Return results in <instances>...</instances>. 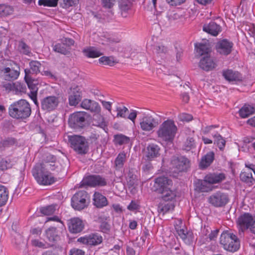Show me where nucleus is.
<instances>
[{
	"instance_id": "f257e3e1",
	"label": "nucleus",
	"mask_w": 255,
	"mask_h": 255,
	"mask_svg": "<svg viewBox=\"0 0 255 255\" xmlns=\"http://www.w3.org/2000/svg\"><path fill=\"white\" fill-rule=\"evenodd\" d=\"M172 181L165 176H160L155 179L152 190L161 194L162 199L166 201L172 200L176 196L172 189Z\"/></svg>"
},
{
	"instance_id": "f03ea898",
	"label": "nucleus",
	"mask_w": 255,
	"mask_h": 255,
	"mask_svg": "<svg viewBox=\"0 0 255 255\" xmlns=\"http://www.w3.org/2000/svg\"><path fill=\"white\" fill-rule=\"evenodd\" d=\"M177 131V128L174 121L167 120L159 126L156 133L160 140L167 142H172Z\"/></svg>"
},
{
	"instance_id": "7ed1b4c3",
	"label": "nucleus",
	"mask_w": 255,
	"mask_h": 255,
	"mask_svg": "<svg viewBox=\"0 0 255 255\" xmlns=\"http://www.w3.org/2000/svg\"><path fill=\"white\" fill-rule=\"evenodd\" d=\"M32 175L37 182L41 185H51L55 179L52 174L42 167L41 164H36L32 170Z\"/></svg>"
},
{
	"instance_id": "20e7f679",
	"label": "nucleus",
	"mask_w": 255,
	"mask_h": 255,
	"mask_svg": "<svg viewBox=\"0 0 255 255\" xmlns=\"http://www.w3.org/2000/svg\"><path fill=\"white\" fill-rule=\"evenodd\" d=\"M220 243L223 248L229 252H235L240 247V241L234 234L227 231L224 232L221 235Z\"/></svg>"
},
{
	"instance_id": "39448f33",
	"label": "nucleus",
	"mask_w": 255,
	"mask_h": 255,
	"mask_svg": "<svg viewBox=\"0 0 255 255\" xmlns=\"http://www.w3.org/2000/svg\"><path fill=\"white\" fill-rule=\"evenodd\" d=\"M68 137L71 147L78 154L83 155L88 152V142L84 136L73 135L69 136Z\"/></svg>"
},
{
	"instance_id": "423d86ee",
	"label": "nucleus",
	"mask_w": 255,
	"mask_h": 255,
	"mask_svg": "<svg viewBox=\"0 0 255 255\" xmlns=\"http://www.w3.org/2000/svg\"><path fill=\"white\" fill-rule=\"evenodd\" d=\"M90 202V197L87 192L79 191L71 198V206L76 210L80 211L86 208Z\"/></svg>"
},
{
	"instance_id": "0eeeda50",
	"label": "nucleus",
	"mask_w": 255,
	"mask_h": 255,
	"mask_svg": "<svg viewBox=\"0 0 255 255\" xmlns=\"http://www.w3.org/2000/svg\"><path fill=\"white\" fill-rule=\"evenodd\" d=\"M25 72V81L28 86V87L30 90V93L28 94L29 97L33 101L34 104L38 107L39 103L37 99V91L38 90V86L40 85L39 81L37 79H32L29 76L30 70L28 69L24 70Z\"/></svg>"
},
{
	"instance_id": "6e6552de",
	"label": "nucleus",
	"mask_w": 255,
	"mask_h": 255,
	"mask_svg": "<svg viewBox=\"0 0 255 255\" xmlns=\"http://www.w3.org/2000/svg\"><path fill=\"white\" fill-rule=\"evenodd\" d=\"M107 184V179L100 175H91L85 177L80 182V187L86 186L90 187H103Z\"/></svg>"
},
{
	"instance_id": "1a4fd4ad",
	"label": "nucleus",
	"mask_w": 255,
	"mask_h": 255,
	"mask_svg": "<svg viewBox=\"0 0 255 255\" xmlns=\"http://www.w3.org/2000/svg\"><path fill=\"white\" fill-rule=\"evenodd\" d=\"M87 113L84 112H77L71 114L69 118V126L73 128H83L86 124Z\"/></svg>"
},
{
	"instance_id": "9d476101",
	"label": "nucleus",
	"mask_w": 255,
	"mask_h": 255,
	"mask_svg": "<svg viewBox=\"0 0 255 255\" xmlns=\"http://www.w3.org/2000/svg\"><path fill=\"white\" fill-rule=\"evenodd\" d=\"M172 169L178 173L186 171L190 166L189 160L184 156H174L171 160Z\"/></svg>"
},
{
	"instance_id": "9b49d317",
	"label": "nucleus",
	"mask_w": 255,
	"mask_h": 255,
	"mask_svg": "<svg viewBox=\"0 0 255 255\" xmlns=\"http://www.w3.org/2000/svg\"><path fill=\"white\" fill-rule=\"evenodd\" d=\"M60 103L59 97L56 96H49L43 98L41 101V108L46 112L55 110Z\"/></svg>"
},
{
	"instance_id": "f8f14e48",
	"label": "nucleus",
	"mask_w": 255,
	"mask_h": 255,
	"mask_svg": "<svg viewBox=\"0 0 255 255\" xmlns=\"http://www.w3.org/2000/svg\"><path fill=\"white\" fill-rule=\"evenodd\" d=\"M233 43L227 39H220L216 44L217 51L221 55L230 54L233 49Z\"/></svg>"
},
{
	"instance_id": "ddd939ff",
	"label": "nucleus",
	"mask_w": 255,
	"mask_h": 255,
	"mask_svg": "<svg viewBox=\"0 0 255 255\" xmlns=\"http://www.w3.org/2000/svg\"><path fill=\"white\" fill-rule=\"evenodd\" d=\"M229 201L228 195L221 192H217L211 195L209 198V203L215 207L225 206Z\"/></svg>"
},
{
	"instance_id": "4468645a",
	"label": "nucleus",
	"mask_w": 255,
	"mask_h": 255,
	"mask_svg": "<svg viewBox=\"0 0 255 255\" xmlns=\"http://www.w3.org/2000/svg\"><path fill=\"white\" fill-rule=\"evenodd\" d=\"M29 103L25 100L17 102V119H26L31 114Z\"/></svg>"
},
{
	"instance_id": "2eb2a0df",
	"label": "nucleus",
	"mask_w": 255,
	"mask_h": 255,
	"mask_svg": "<svg viewBox=\"0 0 255 255\" xmlns=\"http://www.w3.org/2000/svg\"><path fill=\"white\" fill-rule=\"evenodd\" d=\"M139 125L142 130L150 131L158 126V122L152 116L146 115L140 120Z\"/></svg>"
},
{
	"instance_id": "dca6fc26",
	"label": "nucleus",
	"mask_w": 255,
	"mask_h": 255,
	"mask_svg": "<svg viewBox=\"0 0 255 255\" xmlns=\"http://www.w3.org/2000/svg\"><path fill=\"white\" fill-rule=\"evenodd\" d=\"M77 241L85 245L96 246L102 243L103 238L98 234L95 233L80 237L78 239Z\"/></svg>"
},
{
	"instance_id": "f3484780",
	"label": "nucleus",
	"mask_w": 255,
	"mask_h": 255,
	"mask_svg": "<svg viewBox=\"0 0 255 255\" xmlns=\"http://www.w3.org/2000/svg\"><path fill=\"white\" fill-rule=\"evenodd\" d=\"M82 92L78 86L71 87L68 91L69 104L71 106H76L81 101Z\"/></svg>"
},
{
	"instance_id": "a211bd4d",
	"label": "nucleus",
	"mask_w": 255,
	"mask_h": 255,
	"mask_svg": "<svg viewBox=\"0 0 255 255\" xmlns=\"http://www.w3.org/2000/svg\"><path fill=\"white\" fill-rule=\"evenodd\" d=\"M74 41L71 38H65L61 43H57L53 46L55 52L66 55L69 52V47L74 44Z\"/></svg>"
},
{
	"instance_id": "6ab92c4d",
	"label": "nucleus",
	"mask_w": 255,
	"mask_h": 255,
	"mask_svg": "<svg viewBox=\"0 0 255 255\" xmlns=\"http://www.w3.org/2000/svg\"><path fill=\"white\" fill-rule=\"evenodd\" d=\"M68 226L70 233L77 234L83 231L84 228V224L79 218L75 217L71 218L68 221Z\"/></svg>"
},
{
	"instance_id": "aec40b11",
	"label": "nucleus",
	"mask_w": 255,
	"mask_h": 255,
	"mask_svg": "<svg viewBox=\"0 0 255 255\" xmlns=\"http://www.w3.org/2000/svg\"><path fill=\"white\" fill-rule=\"evenodd\" d=\"M81 107L83 109L89 110L92 113H100L101 107L99 104L91 100L85 99L81 103Z\"/></svg>"
},
{
	"instance_id": "412c9836",
	"label": "nucleus",
	"mask_w": 255,
	"mask_h": 255,
	"mask_svg": "<svg viewBox=\"0 0 255 255\" xmlns=\"http://www.w3.org/2000/svg\"><path fill=\"white\" fill-rule=\"evenodd\" d=\"M199 66L203 70L209 71L214 69L216 64L210 55H206L200 60Z\"/></svg>"
},
{
	"instance_id": "4be33fe9",
	"label": "nucleus",
	"mask_w": 255,
	"mask_h": 255,
	"mask_svg": "<svg viewBox=\"0 0 255 255\" xmlns=\"http://www.w3.org/2000/svg\"><path fill=\"white\" fill-rule=\"evenodd\" d=\"M41 164L42 167L47 171L53 172V174L56 175L60 172L63 169L62 166L60 165L59 162L54 160L51 162H45L43 163H39Z\"/></svg>"
},
{
	"instance_id": "5701e85b",
	"label": "nucleus",
	"mask_w": 255,
	"mask_h": 255,
	"mask_svg": "<svg viewBox=\"0 0 255 255\" xmlns=\"http://www.w3.org/2000/svg\"><path fill=\"white\" fill-rule=\"evenodd\" d=\"M203 30L211 35L216 36L222 31L221 27L214 21H211L203 26Z\"/></svg>"
},
{
	"instance_id": "b1692460",
	"label": "nucleus",
	"mask_w": 255,
	"mask_h": 255,
	"mask_svg": "<svg viewBox=\"0 0 255 255\" xmlns=\"http://www.w3.org/2000/svg\"><path fill=\"white\" fill-rule=\"evenodd\" d=\"M253 170L250 168H247L242 171L240 175L241 180L249 186H252L255 183V180L253 177Z\"/></svg>"
},
{
	"instance_id": "393cba45",
	"label": "nucleus",
	"mask_w": 255,
	"mask_h": 255,
	"mask_svg": "<svg viewBox=\"0 0 255 255\" xmlns=\"http://www.w3.org/2000/svg\"><path fill=\"white\" fill-rule=\"evenodd\" d=\"M195 46L199 55L201 56L209 55V53L211 52V47L208 41L195 44Z\"/></svg>"
},
{
	"instance_id": "a878e982",
	"label": "nucleus",
	"mask_w": 255,
	"mask_h": 255,
	"mask_svg": "<svg viewBox=\"0 0 255 255\" xmlns=\"http://www.w3.org/2000/svg\"><path fill=\"white\" fill-rule=\"evenodd\" d=\"M160 148L155 144L152 143L148 145L146 148V156L148 159L151 160L159 155Z\"/></svg>"
},
{
	"instance_id": "bb28decb",
	"label": "nucleus",
	"mask_w": 255,
	"mask_h": 255,
	"mask_svg": "<svg viewBox=\"0 0 255 255\" xmlns=\"http://www.w3.org/2000/svg\"><path fill=\"white\" fill-rule=\"evenodd\" d=\"M223 75L228 81H240L242 80L241 74L237 71H233L232 70H227L223 72Z\"/></svg>"
},
{
	"instance_id": "cd10ccee",
	"label": "nucleus",
	"mask_w": 255,
	"mask_h": 255,
	"mask_svg": "<svg viewBox=\"0 0 255 255\" xmlns=\"http://www.w3.org/2000/svg\"><path fill=\"white\" fill-rule=\"evenodd\" d=\"M225 178V175L223 173H214L208 174L205 177V180L208 183L214 184L221 182Z\"/></svg>"
},
{
	"instance_id": "c85d7f7f",
	"label": "nucleus",
	"mask_w": 255,
	"mask_h": 255,
	"mask_svg": "<svg viewBox=\"0 0 255 255\" xmlns=\"http://www.w3.org/2000/svg\"><path fill=\"white\" fill-rule=\"evenodd\" d=\"M94 204L98 208H102L108 204L107 198L99 193L96 192L94 195Z\"/></svg>"
},
{
	"instance_id": "c756f323",
	"label": "nucleus",
	"mask_w": 255,
	"mask_h": 255,
	"mask_svg": "<svg viewBox=\"0 0 255 255\" xmlns=\"http://www.w3.org/2000/svg\"><path fill=\"white\" fill-rule=\"evenodd\" d=\"M214 159V153L213 152H209L205 156L202 157L200 163V166L202 169H204L209 166Z\"/></svg>"
},
{
	"instance_id": "7c9ffc66",
	"label": "nucleus",
	"mask_w": 255,
	"mask_h": 255,
	"mask_svg": "<svg viewBox=\"0 0 255 255\" xmlns=\"http://www.w3.org/2000/svg\"><path fill=\"white\" fill-rule=\"evenodd\" d=\"M47 239L50 242H54L59 239L58 232L56 228L50 227L45 231Z\"/></svg>"
},
{
	"instance_id": "2f4dec72",
	"label": "nucleus",
	"mask_w": 255,
	"mask_h": 255,
	"mask_svg": "<svg viewBox=\"0 0 255 255\" xmlns=\"http://www.w3.org/2000/svg\"><path fill=\"white\" fill-rule=\"evenodd\" d=\"M239 113L242 118H246L255 113V108L245 105L239 110Z\"/></svg>"
},
{
	"instance_id": "473e14b6",
	"label": "nucleus",
	"mask_w": 255,
	"mask_h": 255,
	"mask_svg": "<svg viewBox=\"0 0 255 255\" xmlns=\"http://www.w3.org/2000/svg\"><path fill=\"white\" fill-rule=\"evenodd\" d=\"M83 52L86 56L93 58L100 57L103 54L102 52L94 47L84 49Z\"/></svg>"
},
{
	"instance_id": "72a5a7b5",
	"label": "nucleus",
	"mask_w": 255,
	"mask_h": 255,
	"mask_svg": "<svg viewBox=\"0 0 255 255\" xmlns=\"http://www.w3.org/2000/svg\"><path fill=\"white\" fill-rule=\"evenodd\" d=\"M3 77L6 81H14L16 79V71L7 67L1 70Z\"/></svg>"
},
{
	"instance_id": "f704fd0d",
	"label": "nucleus",
	"mask_w": 255,
	"mask_h": 255,
	"mask_svg": "<svg viewBox=\"0 0 255 255\" xmlns=\"http://www.w3.org/2000/svg\"><path fill=\"white\" fill-rule=\"evenodd\" d=\"M95 113V114L93 116V125L104 128L106 126L104 117L99 114L100 113Z\"/></svg>"
},
{
	"instance_id": "c9c22d12",
	"label": "nucleus",
	"mask_w": 255,
	"mask_h": 255,
	"mask_svg": "<svg viewBox=\"0 0 255 255\" xmlns=\"http://www.w3.org/2000/svg\"><path fill=\"white\" fill-rule=\"evenodd\" d=\"M127 155L124 152H120L115 161V164L117 168L120 169L123 167L126 160Z\"/></svg>"
},
{
	"instance_id": "e433bc0d",
	"label": "nucleus",
	"mask_w": 255,
	"mask_h": 255,
	"mask_svg": "<svg viewBox=\"0 0 255 255\" xmlns=\"http://www.w3.org/2000/svg\"><path fill=\"white\" fill-rule=\"evenodd\" d=\"M8 199V192L6 188L3 185H0V206L4 205Z\"/></svg>"
},
{
	"instance_id": "4c0bfd02",
	"label": "nucleus",
	"mask_w": 255,
	"mask_h": 255,
	"mask_svg": "<svg viewBox=\"0 0 255 255\" xmlns=\"http://www.w3.org/2000/svg\"><path fill=\"white\" fill-rule=\"evenodd\" d=\"M107 219L105 217H99L98 222L101 223L100 229L101 232L108 233L110 231V225L106 222Z\"/></svg>"
},
{
	"instance_id": "58836bf2",
	"label": "nucleus",
	"mask_w": 255,
	"mask_h": 255,
	"mask_svg": "<svg viewBox=\"0 0 255 255\" xmlns=\"http://www.w3.org/2000/svg\"><path fill=\"white\" fill-rule=\"evenodd\" d=\"M99 63L105 65L112 66L117 63L114 58L112 56H103L99 58Z\"/></svg>"
},
{
	"instance_id": "ea45409f",
	"label": "nucleus",
	"mask_w": 255,
	"mask_h": 255,
	"mask_svg": "<svg viewBox=\"0 0 255 255\" xmlns=\"http://www.w3.org/2000/svg\"><path fill=\"white\" fill-rule=\"evenodd\" d=\"M57 205L56 204L50 205L40 209L41 213L46 216L50 215L54 213Z\"/></svg>"
},
{
	"instance_id": "a19ab883",
	"label": "nucleus",
	"mask_w": 255,
	"mask_h": 255,
	"mask_svg": "<svg viewBox=\"0 0 255 255\" xmlns=\"http://www.w3.org/2000/svg\"><path fill=\"white\" fill-rule=\"evenodd\" d=\"M13 8L5 4H0V17L7 16L13 12Z\"/></svg>"
},
{
	"instance_id": "79ce46f5",
	"label": "nucleus",
	"mask_w": 255,
	"mask_h": 255,
	"mask_svg": "<svg viewBox=\"0 0 255 255\" xmlns=\"http://www.w3.org/2000/svg\"><path fill=\"white\" fill-rule=\"evenodd\" d=\"M214 144H216L219 148L222 150L226 144V140L219 134H216L214 135Z\"/></svg>"
},
{
	"instance_id": "37998d69",
	"label": "nucleus",
	"mask_w": 255,
	"mask_h": 255,
	"mask_svg": "<svg viewBox=\"0 0 255 255\" xmlns=\"http://www.w3.org/2000/svg\"><path fill=\"white\" fill-rule=\"evenodd\" d=\"M114 140L116 144L123 145L128 143L129 141V138L123 134H117L115 135Z\"/></svg>"
},
{
	"instance_id": "c03bdc74",
	"label": "nucleus",
	"mask_w": 255,
	"mask_h": 255,
	"mask_svg": "<svg viewBox=\"0 0 255 255\" xmlns=\"http://www.w3.org/2000/svg\"><path fill=\"white\" fill-rule=\"evenodd\" d=\"M178 235L184 241H189L191 238L192 233L188 232L186 229L183 228L178 229L177 230Z\"/></svg>"
},
{
	"instance_id": "a18cd8bd",
	"label": "nucleus",
	"mask_w": 255,
	"mask_h": 255,
	"mask_svg": "<svg viewBox=\"0 0 255 255\" xmlns=\"http://www.w3.org/2000/svg\"><path fill=\"white\" fill-rule=\"evenodd\" d=\"M41 66V63L37 61H31L30 62V69H28L30 71V73L37 74L39 73Z\"/></svg>"
},
{
	"instance_id": "49530a36",
	"label": "nucleus",
	"mask_w": 255,
	"mask_h": 255,
	"mask_svg": "<svg viewBox=\"0 0 255 255\" xmlns=\"http://www.w3.org/2000/svg\"><path fill=\"white\" fill-rule=\"evenodd\" d=\"M174 207V205L171 203H167L164 205L160 204L158 206V210L160 213H162L164 215L170 210H173Z\"/></svg>"
},
{
	"instance_id": "de8ad7c7",
	"label": "nucleus",
	"mask_w": 255,
	"mask_h": 255,
	"mask_svg": "<svg viewBox=\"0 0 255 255\" xmlns=\"http://www.w3.org/2000/svg\"><path fill=\"white\" fill-rule=\"evenodd\" d=\"M119 4L122 14H123V12H126L129 9L131 6V3L128 0H120Z\"/></svg>"
},
{
	"instance_id": "09e8293b",
	"label": "nucleus",
	"mask_w": 255,
	"mask_h": 255,
	"mask_svg": "<svg viewBox=\"0 0 255 255\" xmlns=\"http://www.w3.org/2000/svg\"><path fill=\"white\" fill-rule=\"evenodd\" d=\"M18 50L20 53L27 55L31 53L29 46L22 41L19 43Z\"/></svg>"
},
{
	"instance_id": "8fccbe9b",
	"label": "nucleus",
	"mask_w": 255,
	"mask_h": 255,
	"mask_svg": "<svg viewBox=\"0 0 255 255\" xmlns=\"http://www.w3.org/2000/svg\"><path fill=\"white\" fill-rule=\"evenodd\" d=\"M195 140L192 137H187L184 145V149L189 151L192 148L195 147Z\"/></svg>"
},
{
	"instance_id": "3c124183",
	"label": "nucleus",
	"mask_w": 255,
	"mask_h": 255,
	"mask_svg": "<svg viewBox=\"0 0 255 255\" xmlns=\"http://www.w3.org/2000/svg\"><path fill=\"white\" fill-rule=\"evenodd\" d=\"M126 180L127 184L129 187L133 186L136 183V176L130 171L126 176Z\"/></svg>"
},
{
	"instance_id": "603ef678",
	"label": "nucleus",
	"mask_w": 255,
	"mask_h": 255,
	"mask_svg": "<svg viewBox=\"0 0 255 255\" xmlns=\"http://www.w3.org/2000/svg\"><path fill=\"white\" fill-rule=\"evenodd\" d=\"M58 0H39L38 4L44 6L54 7L57 5Z\"/></svg>"
},
{
	"instance_id": "864d4df0",
	"label": "nucleus",
	"mask_w": 255,
	"mask_h": 255,
	"mask_svg": "<svg viewBox=\"0 0 255 255\" xmlns=\"http://www.w3.org/2000/svg\"><path fill=\"white\" fill-rule=\"evenodd\" d=\"M117 112V117H121L122 118H127V113L128 112V109L125 107H118L116 109Z\"/></svg>"
},
{
	"instance_id": "5fc2aeb1",
	"label": "nucleus",
	"mask_w": 255,
	"mask_h": 255,
	"mask_svg": "<svg viewBox=\"0 0 255 255\" xmlns=\"http://www.w3.org/2000/svg\"><path fill=\"white\" fill-rule=\"evenodd\" d=\"M31 244L33 246L41 249H47L49 248V245L46 242H41L37 239L31 240Z\"/></svg>"
},
{
	"instance_id": "6e6d98bb",
	"label": "nucleus",
	"mask_w": 255,
	"mask_h": 255,
	"mask_svg": "<svg viewBox=\"0 0 255 255\" xmlns=\"http://www.w3.org/2000/svg\"><path fill=\"white\" fill-rule=\"evenodd\" d=\"M2 87L5 89V90L7 92L11 91H14L16 89L15 83L14 81L5 82L2 83Z\"/></svg>"
},
{
	"instance_id": "4d7b16f0",
	"label": "nucleus",
	"mask_w": 255,
	"mask_h": 255,
	"mask_svg": "<svg viewBox=\"0 0 255 255\" xmlns=\"http://www.w3.org/2000/svg\"><path fill=\"white\" fill-rule=\"evenodd\" d=\"M154 50V52L160 56L165 54L168 51L167 48L163 45H158L155 46Z\"/></svg>"
},
{
	"instance_id": "13d9d810",
	"label": "nucleus",
	"mask_w": 255,
	"mask_h": 255,
	"mask_svg": "<svg viewBox=\"0 0 255 255\" xmlns=\"http://www.w3.org/2000/svg\"><path fill=\"white\" fill-rule=\"evenodd\" d=\"M207 183H208V182L205 181V179L204 180H199L197 183V188H198L201 192H207L208 191L206 188Z\"/></svg>"
},
{
	"instance_id": "bf43d9fd",
	"label": "nucleus",
	"mask_w": 255,
	"mask_h": 255,
	"mask_svg": "<svg viewBox=\"0 0 255 255\" xmlns=\"http://www.w3.org/2000/svg\"><path fill=\"white\" fill-rule=\"evenodd\" d=\"M11 167L10 162L5 159H0V170H4Z\"/></svg>"
},
{
	"instance_id": "052dcab7",
	"label": "nucleus",
	"mask_w": 255,
	"mask_h": 255,
	"mask_svg": "<svg viewBox=\"0 0 255 255\" xmlns=\"http://www.w3.org/2000/svg\"><path fill=\"white\" fill-rule=\"evenodd\" d=\"M179 119L181 121L189 122L192 120L193 117L190 114L182 113L179 115Z\"/></svg>"
},
{
	"instance_id": "680f3d73",
	"label": "nucleus",
	"mask_w": 255,
	"mask_h": 255,
	"mask_svg": "<svg viewBox=\"0 0 255 255\" xmlns=\"http://www.w3.org/2000/svg\"><path fill=\"white\" fill-rule=\"evenodd\" d=\"M121 41V39L118 37L109 36L107 38L106 42L103 43L104 44H110L113 43H118Z\"/></svg>"
},
{
	"instance_id": "e2e57ef3",
	"label": "nucleus",
	"mask_w": 255,
	"mask_h": 255,
	"mask_svg": "<svg viewBox=\"0 0 255 255\" xmlns=\"http://www.w3.org/2000/svg\"><path fill=\"white\" fill-rule=\"evenodd\" d=\"M139 205L137 202L135 201H131L130 203L128 206L127 208L130 211H134L139 209Z\"/></svg>"
},
{
	"instance_id": "0e129e2a",
	"label": "nucleus",
	"mask_w": 255,
	"mask_h": 255,
	"mask_svg": "<svg viewBox=\"0 0 255 255\" xmlns=\"http://www.w3.org/2000/svg\"><path fill=\"white\" fill-rule=\"evenodd\" d=\"M9 115L13 118H16V104L15 103L11 104L9 108Z\"/></svg>"
},
{
	"instance_id": "69168bd1",
	"label": "nucleus",
	"mask_w": 255,
	"mask_h": 255,
	"mask_svg": "<svg viewBox=\"0 0 255 255\" xmlns=\"http://www.w3.org/2000/svg\"><path fill=\"white\" fill-rule=\"evenodd\" d=\"M78 1V0H63L64 7L65 8H67L76 4Z\"/></svg>"
},
{
	"instance_id": "338daca9",
	"label": "nucleus",
	"mask_w": 255,
	"mask_h": 255,
	"mask_svg": "<svg viewBox=\"0 0 255 255\" xmlns=\"http://www.w3.org/2000/svg\"><path fill=\"white\" fill-rule=\"evenodd\" d=\"M103 6L107 8L112 7L114 4L116 0H101Z\"/></svg>"
},
{
	"instance_id": "774afa93",
	"label": "nucleus",
	"mask_w": 255,
	"mask_h": 255,
	"mask_svg": "<svg viewBox=\"0 0 255 255\" xmlns=\"http://www.w3.org/2000/svg\"><path fill=\"white\" fill-rule=\"evenodd\" d=\"M138 112L134 110H131L130 113L128 116L127 117L129 120H131L133 123H135V120L136 118Z\"/></svg>"
}]
</instances>
